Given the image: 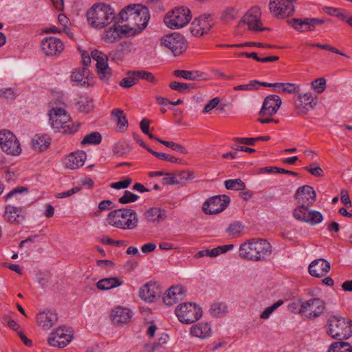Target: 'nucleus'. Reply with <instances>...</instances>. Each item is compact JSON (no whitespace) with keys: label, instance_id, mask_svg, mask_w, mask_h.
Returning a JSON list of instances; mask_svg holds the SVG:
<instances>
[{"label":"nucleus","instance_id":"nucleus-35","mask_svg":"<svg viewBox=\"0 0 352 352\" xmlns=\"http://www.w3.org/2000/svg\"><path fill=\"white\" fill-rule=\"evenodd\" d=\"M50 144V138L47 135H36L32 140V148L41 152L45 150Z\"/></svg>","mask_w":352,"mask_h":352},{"label":"nucleus","instance_id":"nucleus-46","mask_svg":"<svg viewBox=\"0 0 352 352\" xmlns=\"http://www.w3.org/2000/svg\"><path fill=\"white\" fill-rule=\"evenodd\" d=\"M242 56H245L248 58H251L259 63H267L270 62H274L277 60H278V56H270L266 57H259L258 54L255 52H251V53H243L241 54Z\"/></svg>","mask_w":352,"mask_h":352},{"label":"nucleus","instance_id":"nucleus-23","mask_svg":"<svg viewBox=\"0 0 352 352\" xmlns=\"http://www.w3.org/2000/svg\"><path fill=\"white\" fill-rule=\"evenodd\" d=\"M160 294V288L154 282H148L139 289L140 298L149 303L155 302Z\"/></svg>","mask_w":352,"mask_h":352},{"label":"nucleus","instance_id":"nucleus-44","mask_svg":"<svg viewBox=\"0 0 352 352\" xmlns=\"http://www.w3.org/2000/svg\"><path fill=\"white\" fill-rule=\"evenodd\" d=\"M258 173H281L287 174L293 176H296L298 174L296 172L287 170L284 168H278L276 166H266L259 169Z\"/></svg>","mask_w":352,"mask_h":352},{"label":"nucleus","instance_id":"nucleus-21","mask_svg":"<svg viewBox=\"0 0 352 352\" xmlns=\"http://www.w3.org/2000/svg\"><path fill=\"white\" fill-rule=\"evenodd\" d=\"M295 198L298 204L311 206L316 201V193L311 186L305 185L297 189Z\"/></svg>","mask_w":352,"mask_h":352},{"label":"nucleus","instance_id":"nucleus-57","mask_svg":"<svg viewBox=\"0 0 352 352\" xmlns=\"http://www.w3.org/2000/svg\"><path fill=\"white\" fill-rule=\"evenodd\" d=\"M325 85L326 80L324 78H318L311 82L312 88L318 94H321L324 91Z\"/></svg>","mask_w":352,"mask_h":352},{"label":"nucleus","instance_id":"nucleus-8","mask_svg":"<svg viewBox=\"0 0 352 352\" xmlns=\"http://www.w3.org/2000/svg\"><path fill=\"white\" fill-rule=\"evenodd\" d=\"M192 19L191 12L188 8L181 6L168 12L164 21L166 26L171 29H177L186 25Z\"/></svg>","mask_w":352,"mask_h":352},{"label":"nucleus","instance_id":"nucleus-34","mask_svg":"<svg viewBox=\"0 0 352 352\" xmlns=\"http://www.w3.org/2000/svg\"><path fill=\"white\" fill-rule=\"evenodd\" d=\"M123 284V281L117 277L102 278L97 282L96 287L100 290H109Z\"/></svg>","mask_w":352,"mask_h":352},{"label":"nucleus","instance_id":"nucleus-26","mask_svg":"<svg viewBox=\"0 0 352 352\" xmlns=\"http://www.w3.org/2000/svg\"><path fill=\"white\" fill-rule=\"evenodd\" d=\"M72 80L79 85L91 86L94 84V76L88 67L76 68L72 74Z\"/></svg>","mask_w":352,"mask_h":352},{"label":"nucleus","instance_id":"nucleus-50","mask_svg":"<svg viewBox=\"0 0 352 352\" xmlns=\"http://www.w3.org/2000/svg\"><path fill=\"white\" fill-rule=\"evenodd\" d=\"M18 94L13 88L8 87L0 89V98L6 100H14Z\"/></svg>","mask_w":352,"mask_h":352},{"label":"nucleus","instance_id":"nucleus-41","mask_svg":"<svg viewBox=\"0 0 352 352\" xmlns=\"http://www.w3.org/2000/svg\"><path fill=\"white\" fill-rule=\"evenodd\" d=\"M324 219L322 214L315 210H309L305 223L310 226H316L320 223Z\"/></svg>","mask_w":352,"mask_h":352},{"label":"nucleus","instance_id":"nucleus-16","mask_svg":"<svg viewBox=\"0 0 352 352\" xmlns=\"http://www.w3.org/2000/svg\"><path fill=\"white\" fill-rule=\"evenodd\" d=\"M140 79H144L148 82H154L155 78L151 72L146 71H131L127 76L120 82V85L124 88H129L136 84Z\"/></svg>","mask_w":352,"mask_h":352},{"label":"nucleus","instance_id":"nucleus-51","mask_svg":"<svg viewBox=\"0 0 352 352\" xmlns=\"http://www.w3.org/2000/svg\"><path fill=\"white\" fill-rule=\"evenodd\" d=\"M148 151L159 160L173 163L177 162V159L173 155L164 153L157 152L151 148H148Z\"/></svg>","mask_w":352,"mask_h":352},{"label":"nucleus","instance_id":"nucleus-31","mask_svg":"<svg viewBox=\"0 0 352 352\" xmlns=\"http://www.w3.org/2000/svg\"><path fill=\"white\" fill-rule=\"evenodd\" d=\"M24 217L25 214L21 208L10 205L6 206L4 218L7 221L18 224L23 221Z\"/></svg>","mask_w":352,"mask_h":352},{"label":"nucleus","instance_id":"nucleus-40","mask_svg":"<svg viewBox=\"0 0 352 352\" xmlns=\"http://www.w3.org/2000/svg\"><path fill=\"white\" fill-rule=\"evenodd\" d=\"M101 135L98 132L94 131L85 135L81 140L80 144L82 146L96 145L99 144L101 142Z\"/></svg>","mask_w":352,"mask_h":352},{"label":"nucleus","instance_id":"nucleus-10","mask_svg":"<svg viewBox=\"0 0 352 352\" xmlns=\"http://www.w3.org/2000/svg\"><path fill=\"white\" fill-rule=\"evenodd\" d=\"M72 338V329L66 326H60L50 333L47 342L52 346L63 348L71 342Z\"/></svg>","mask_w":352,"mask_h":352},{"label":"nucleus","instance_id":"nucleus-52","mask_svg":"<svg viewBox=\"0 0 352 352\" xmlns=\"http://www.w3.org/2000/svg\"><path fill=\"white\" fill-rule=\"evenodd\" d=\"M158 142L162 144L173 149L175 151H177L180 153L186 154L187 153V151L182 144L175 143L173 142L165 141V140H158Z\"/></svg>","mask_w":352,"mask_h":352},{"label":"nucleus","instance_id":"nucleus-42","mask_svg":"<svg viewBox=\"0 0 352 352\" xmlns=\"http://www.w3.org/2000/svg\"><path fill=\"white\" fill-rule=\"evenodd\" d=\"M328 352H352V346L345 342H335L330 345Z\"/></svg>","mask_w":352,"mask_h":352},{"label":"nucleus","instance_id":"nucleus-3","mask_svg":"<svg viewBox=\"0 0 352 352\" xmlns=\"http://www.w3.org/2000/svg\"><path fill=\"white\" fill-rule=\"evenodd\" d=\"M87 20L90 26L96 29H102L113 21L116 22L114 10L108 4L100 3L94 4L87 12ZM116 23H114V25Z\"/></svg>","mask_w":352,"mask_h":352},{"label":"nucleus","instance_id":"nucleus-61","mask_svg":"<svg viewBox=\"0 0 352 352\" xmlns=\"http://www.w3.org/2000/svg\"><path fill=\"white\" fill-rule=\"evenodd\" d=\"M220 102V99L218 97L213 98L211 99L205 106L203 112L205 113H209L211 110L214 109Z\"/></svg>","mask_w":352,"mask_h":352},{"label":"nucleus","instance_id":"nucleus-1","mask_svg":"<svg viewBox=\"0 0 352 352\" xmlns=\"http://www.w3.org/2000/svg\"><path fill=\"white\" fill-rule=\"evenodd\" d=\"M150 14L146 7L140 4H131L119 12L116 23H123L122 32L128 36L140 33L147 26Z\"/></svg>","mask_w":352,"mask_h":352},{"label":"nucleus","instance_id":"nucleus-9","mask_svg":"<svg viewBox=\"0 0 352 352\" xmlns=\"http://www.w3.org/2000/svg\"><path fill=\"white\" fill-rule=\"evenodd\" d=\"M318 104V98L310 92L299 93L294 98V111L299 116H305L314 109Z\"/></svg>","mask_w":352,"mask_h":352},{"label":"nucleus","instance_id":"nucleus-53","mask_svg":"<svg viewBox=\"0 0 352 352\" xmlns=\"http://www.w3.org/2000/svg\"><path fill=\"white\" fill-rule=\"evenodd\" d=\"M239 16V12L233 8H228L224 10L222 14V19L225 22H230Z\"/></svg>","mask_w":352,"mask_h":352},{"label":"nucleus","instance_id":"nucleus-33","mask_svg":"<svg viewBox=\"0 0 352 352\" xmlns=\"http://www.w3.org/2000/svg\"><path fill=\"white\" fill-rule=\"evenodd\" d=\"M173 74L175 77L181 78L188 80H198L206 78V74L198 70H183L177 69L174 71Z\"/></svg>","mask_w":352,"mask_h":352},{"label":"nucleus","instance_id":"nucleus-30","mask_svg":"<svg viewBox=\"0 0 352 352\" xmlns=\"http://www.w3.org/2000/svg\"><path fill=\"white\" fill-rule=\"evenodd\" d=\"M86 156V153L83 151L72 153L65 158L64 164L67 168L77 169L84 164Z\"/></svg>","mask_w":352,"mask_h":352},{"label":"nucleus","instance_id":"nucleus-19","mask_svg":"<svg viewBox=\"0 0 352 352\" xmlns=\"http://www.w3.org/2000/svg\"><path fill=\"white\" fill-rule=\"evenodd\" d=\"M261 12L258 7L252 8L243 16L241 22L248 25L250 30L253 31H263L268 30L262 28V23L260 21Z\"/></svg>","mask_w":352,"mask_h":352},{"label":"nucleus","instance_id":"nucleus-47","mask_svg":"<svg viewBox=\"0 0 352 352\" xmlns=\"http://www.w3.org/2000/svg\"><path fill=\"white\" fill-rule=\"evenodd\" d=\"M177 184H184L186 182L192 180L195 178L192 172L182 170L175 174Z\"/></svg>","mask_w":352,"mask_h":352},{"label":"nucleus","instance_id":"nucleus-27","mask_svg":"<svg viewBox=\"0 0 352 352\" xmlns=\"http://www.w3.org/2000/svg\"><path fill=\"white\" fill-rule=\"evenodd\" d=\"M57 321V314L51 310L40 311L36 316V323L38 326L44 330L50 329Z\"/></svg>","mask_w":352,"mask_h":352},{"label":"nucleus","instance_id":"nucleus-54","mask_svg":"<svg viewBox=\"0 0 352 352\" xmlns=\"http://www.w3.org/2000/svg\"><path fill=\"white\" fill-rule=\"evenodd\" d=\"M139 198V196L131 192L129 190H125L124 195L119 198V201L121 204H129L135 201Z\"/></svg>","mask_w":352,"mask_h":352},{"label":"nucleus","instance_id":"nucleus-28","mask_svg":"<svg viewBox=\"0 0 352 352\" xmlns=\"http://www.w3.org/2000/svg\"><path fill=\"white\" fill-rule=\"evenodd\" d=\"M329 270L330 263L323 258L313 261L309 266V274L317 278L324 276Z\"/></svg>","mask_w":352,"mask_h":352},{"label":"nucleus","instance_id":"nucleus-11","mask_svg":"<svg viewBox=\"0 0 352 352\" xmlns=\"http://www.w3.org/2000/svg\"><path fill=\"white\" fill-rule=\"evenodd\" d=\"M0 147L5 153L14 156L19 155L22 151L15 135L7 129L0 130Z\"/></svg>","mask_w":352,"mask_h":352},{"label":"nucleus","instance_id":"nucleus-55","mask_svg":"<svg viewBox=\"0 0 352 352\" xmlns=\"http://www.w3.org/2000/svg\"><path fill=\"white\" fill-rule=\"evenodd\" d=\"M300 86L296 83L291 82H284V85H283V92L294 94L300 93Z\"/></svg>","mask_w":352,"mask_h":352},{"label":"nucleus","instance_id":"nucleus-13","mask_svg":"<svg viewBox=\"0 0 352 352\" xmlns=\"http://www.w3.org/2000/svg\"><path fill=\"white\" fill-rule=\"evenodd\" d=\"M229 203L230 198L226 195L214 196L204 203L202 210L207 214H217L225 210Z\"/></svg>","mask_w":352,"mask_h":352},{"label":"nucleus","instance_id":"nucleus-39","mask_svg":"<svg viewBox=\"0 0 352 352\" xmlns=\"http://www.w3.org/2000/svg\"><path fill=\"white\" fill-rule=\"evenodd\" d=\"M308 207V206L299 204L293 210V217L298 221L305 223L309 210Z\"/></svg>","mask_w":352,"mask_h":352},{"label":"nucleus","instance_id":"nucleus-22","mask_svg":"<svg viewBox=\"0 0 352 352\" xmlns=\"http://www.w3.org/2000/svg\"><path fill=\"white\" fill-rule=\"evenodd\" d=\"M186 292L182 285H173L164 293L163 301L166 305L171 306L183 300L186 296Z\"/></svg>","mask_w":352,"mask_h":352},{"label":"nucleus","instance_id":"nucleus-45","mask_svg":"<svg viewBox=\"0 0 352 352\" xmlns=\"http://www.w3.org/2000/svg\"><path fill=\"white\" fill-rule=\"evenodd\" d=\"M284 301L283 300H278L271 306L267 307L260 314V318L263 320L269 319L274 311H275L278 307L283 305Z\"/></svg>","mask_w":352,"mask_h":352},{"label":"nucleus","instance_id":"nucleus-56","mask_svg":"<svg viewBox=\"0 0 352 352\" xmlns=\"http://www.w3.org/2000/svg\"><path fill=\"white\" fill-rule=\"evenodd\" d=\"M79 109L80 111L88 113L93 108V102L90 98H82L78 102Z\"/></svg>","mask_w":352,"mask_h":352},{"label":"nucleus","instance_id":"nucleus-62","mask_svg":"<svg viewBox=\"0 0 352 352\" xmlns=\"http://www.w3.org/2000/svg\"><path fill=\"white\" fill-rule=\"evenodd\" d=\"M314 164H311L309 166L305 167V170L309 171L312 175L316 177H320L323 175L322 169L319 166H314Z\"/></svg>","mask_w":352,"mask_h":352},{"label":"nucleus","instance_id":"nucleus-58","mask_svg":"<svg viewBox=\"0 0 352 352\" xmlns=\"http://www.w3.org/2000/svg\"><path fill=\"white\" fill-rule=\"evenodd\" d=\"M97 74L100 79L107 82L111 76V67H96Z\"/></svg>","mask_w":352,"mask_h":352},{"label":"nucleus","instance_id":"nucleus-48","mask_svg":"<svg viewBox=\"0 0 352 352\" xmlns=\"http://www.w3.org/2000/svg\"><path fill=\"white\" fill-rule=\"evenodd\" d=\"M112 116L115 118L117 124L120 129L127 125V120L124 114L123 111L116 109L112 111Z\"/></svg>","mask_w":352,"mask_h":352},{"label":"nucleus","instance_id":"nucleus-25","mask_svg":"<svg viewBox=\"0 0 352 352\" xmlns=\"http://www.w3.org/2000/svg\"><path fill=\"white\" fill-rule=\"evenodd\" d=\"M81 57L84 66H88L91 63V58L96 61L95 66H108V61L111 56H107L103 52L94 50L91 52V54L87 52H82Z\"/></svg>","mask_w":352,"mask_h":352},{"label":"nucleus","instance_id":"nucleus-17","mask_svg":"<svg viewBox=\"0 0 352 352\" xmlns=\"http://www.w3.org/2000/svg\"><path fill=\"white\" fill-rule=\"evenodd\" d=\"M286 0H271L269 8L271 13L276 17L285 18L294 12V5L286 3Z\"/></svg>","mask_w":352,"mask_h":352},{"label":"nucleus","instance_id":"nucleus-63","mask_svg":"<svg viewBox=\"0 0 352 352\" xmlns=\"http://www.w3.org/2000/svg\"><path fill=\"white\" fill-rule=\"evenodd\" d=\"M23 191H27V189L25 188L20 187V188H16L11 190L10 192H8L5 197L4 199L6 201H8V199H11L13 197H17V195L20 193H21Z\"/></svg>","mask_w":352,"mask_h":352},{"label":"nucleus","instance_id":"nucleus-49","mask_svg":"<svg viewBox=\"0 0 352 352\" xmlns=\"http://www.w3.org/2000/svg\"><path fill=\"white\" fill-rule=\"evenodd\" d=\"M243 229V226L240 222H234L229 226L226 231L229 236L237 237L240 236Z\"/></svg>","mask_w":352,"mask_h":352},{"label":"nucleus","instance_id":"nucleus-64","mask_svg":"<svg viewBox=\"0 0 352 352\" xmlns=\"http://www.w3.org/2000/svg\"><path fill=\"white\" fill-rule=\"evenodd\" d=\"M341 21H343L348 23L351 27H352V16L347 14L342 10H340L338 16Z\"/></svg>","mask_w":352,"mask_h":352},{"label":"nucleus","instance_id":"nucleus-38","mask_svg":"<svg viewBox=\"0 0 352 352\" xmlns=\"http://www.w3.org/2000/svg\"><path fill=\"white\" fill-rule=\"evenodd\" d=\"M304 298H298L289 302L287 305L288 311L294 314L304 316Z\"/></svg>","mask_w":352,"mask_h":352},{"label":"nucleus","instance_id":"nucleus-43","mask_svg":"<svg viewBox=\"0 0 352 352\" xmlns=\"http://www.w3.org/2000/svg\"><path fill=\"white\" fill-rule=\"evenodd\" d=\"M226 189L232 190H241L245 188V183L240 179H227L224 182Z\"/></svg>","mask_w":352,"mask_h":352},{"label":"nucleus","instance_id":"nucleus-14","mask_svg":"<svg viewBox=\"0 0 352 352\" xmlns=\"http://www.w3.org/2000/svg\"><path fill=\"white\" fill-rule=\"evenodd\" d=\"M166 47L168 48L175 55L182 54L186 48L184 37L179 34H172L165 36L161 41Z\"/></svg>","mask_w":352,"mask_h":352},{"label":"nucleus","instance_id":"nucleus-4","mask_svg":"<svg viewBox=\"0 0 352 352\" xmlns=\"http://www.w3.org/2000/svg\"><path fill=\"white\" fill-rule=\"evenodd\" d=\"M48 116L51 126L64 133L73 134L80 126V123L75 124L72 122L70 116L63 108H52Z\"/></svg>","mask_w":352,"mask_h":352},{"label":"nucleus","instance_id":"nucleus-36","mask_svg":"<svg viewBox=\"0 0 352 352\" xmlns=\"http://www.w3.org/2000/svg\"><path fill=\"white\" fill-rule=\"evenodd\" d=\"M309 20L310 18L293 19L289 20V23L297 31H312L314 30L311 25H309L311 23Z\"/></svg>","mask_w":352,"mask_h":352},{"label":"nucleus","instance_id":"nucleus-60","mask_svg":"<svg viewBox=\"0 0 352 352\" xmlns=\"http://www.w3.org/2000/svg\"><path fill=\"white\" fill-rule=\"evenodd\" d=\"M131 179L129 177H126L124 180L111 183L110 186L115 189H124L127 188L131 184Z\"/></svg>","mask_w":352,"mask_h":352},{"label":"nucleus","instance_id":"nucleus-37","mask_svg":"<svg viewBox=\"0 0 352 352\" xmlns=\"http://www.w3.org/2000/svg\"><path fill=\"white\" fill-rule=\"evenodd\" d=\"M209 311L212 317L221 318L226 315L228 307L223 302H214L211 305Z\"/></svg>","mask_w":352,"mask_h":352},{"label":"nucleus","instance_id":"nucleus-20","mask_svg":"<svg viewBox=\"0 0 352 352\" xmlns=\"http://www.w3.org/2000/svg\"><path fill=\"white\" fill-rule=\"evenodd\" d=\"M133 311L128 307L117 306L111 310L110 318L114 325L120 326L131 322Z\"/></svg>","mask_w":352,"mask_h":352},{"label":"nucleus","instance_id":"nucleus-32","mask_svg":"<svg viewBox=\"0 0 352 352\" xmlns=\"http://www.w3.org/2000/svg\"><path fill=\"white\" fill-rule=\"evenodd\" d=\"M144 219L149 223H158L165 219L166 212L160 208L153 207L148 209L144 214Z\"/></svg>","mask_w":352,"mask_h":352},{"label":"nucleus","instance_id":"nucleus-12","mask_svg":"<svg viewBox=\"0 0 352 352\" xmlns=\"http://www.w3.org/2000/svg\"><path fill=\"white\" fill-rule=\"evenodd\" d=\"M304 316L314 320L322 316L326 309V302L320 298L304 299Z\"/></svg>","mask_w":352,"mask_h":352},{"label":"nucleus","instance_id":"nucleus-24","mask_svg":"<svg viewBox=\"0 0 352 352\" xmlns=\"http://www.w3.org/2000/svg\"><path fill=\"white\" fill-rule=\"evenodd\" d=\"M281 99L277 95H270L265 98L260 111V115L272 116L274 115L281 105Z\"/></svg>","mask_w":352,"mask_h":352},{"label":"nucleus","instance_id":"nucleus-15","mask_svg":"<svg viewBox=\"0 0 352 352\" xmlns=\"http://www.w3.org/2000/svg\"><path fill=\"white\" fill-rule=\"evenodd\" d=\"M212 24V16L204 14L194 19L190 30L192 35L201 36L210 31Z\"/></svg>","mask_w":352,"mask_h":352},{"label":"nucleus","instance_id":"nucleus-18","mask_svg":"<svg viewBox=\"0 0 352 352\" xmlns=\"http://www.w3.org/2000/svg\"><path fill=\"white\" fill-rule=\"evenodd\" d=\"M43 53L48 56L59 55L64 49L63 43L58 38L50 36L45 38L41 43Z\"/></svg>","mask_w":352,"mask_h":352},{"label":"nucleus","instance_id":"nucleus-59","mask_svg":"<svg viewBox=\"0 0 352 352\" xmlns=\"http://www.w3.org/2000/svg\"><path fill=\"white\" fill-rule=\"evenodd\" d=\"M170 89L176 90L181 93H184L188 90L189 85L186 83L173 81L170 84Z\"/></svg>","mask_w":352,"mask_h":352},{"label":"nucleus","instance_id":"nucleus-29","mask_svg":"<svg viewBox=\"0 0 352 352\" xmlns=\"http://www.w3.org/2000/svg\"><path fill=\"white\" fill-rule=\"evenodd\" d=\"M190 334L201 340L209 338L212 335L211 324L204 322H198L190 328Z\"/></svg>","mask_w":352,"mask_h":352},{"label":"nucleus","instance_id":"nucleus-7","mask_svg":"<svg viewBox=\"0 0 352 352\" xmlns=\"http://www.w3.org/2000/svg\"><path fill=\"white\" fill-rule=\"evenodd\" d=\"M175 313L179 322L188 324L199 320L203 311L196 303L183 302L176 307Z\"/></svg>","mask_w":352,"mask_h":352},{"label":"nucleus","instance_id":"nucleus-6","mask_svg":"<svg viewBox=\"0 0 352 352\" xmlns=\"http://www.w3.org/2000/svg\"><path fill=\"white\" fill-rule=\"evenodd\" d=\"M327 326V333L334 339H348L352 336V322L343 317L331 316Z\"/></svg>","mask_w":352,"mask_h":352},{"label":"nucleus","instance_id":"nucleus-5","mask_svg":"<svg viewBox=\"0 0 352 352\" xmlns=\"http://www.w3.org/2000/svg\"><path fill=\"white\" fill-rule=\"evenodd\" d=\"M109 225L120 229H133L138 225L135 212L129 208H122L110 212L107 217Z\"/></svg>","mask_w":352,"mask_h":352},{"label":"nucleus","instance_id":"nucleus-2","mask_svg":"<svg viewBox=\"0 0 352 352\" xmlns=\"http://www.w3.org/2000/svg\"><path fill=\"white\" fill-rule=\"evenodd\" d=\"M272 252V245L266 239L252 238L241 244L239 256L248 261H261L269 257Z\"/></svg>","mask_w":352,"mask_h":352}]
</instances>
